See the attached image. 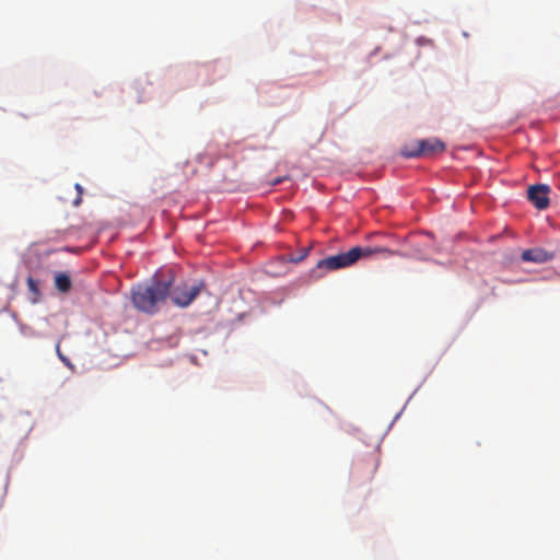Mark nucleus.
I'll list each match as a JSON object with an SVG mask.
<instances>
[{
    "label": "nucleus",
    "instance_id": "7",
    "mask_svg": "<svg viewBox=\"0 0 560 560\" xmlns=\"http://www.w3.org/2000/svg\"><path fill=\"white\" fill-rule=\"evenodd\" d=\"M55 285L58 289V291L67 293L71 289V279L67 273L59 272L55 277Z\"/></svg>",
    "mask_w": 560,
    "mask_h": 560
},
{
    "label": "nucleus",
    "instance_id": "8",
    "mask_svg": "<svg viewBox=\"0 0 560 560\" xmlns=\"http://www.w3.org/2000/svg\"><path fill=\"white\" fill-rule=\"evenodd\" d=\"M27 288L34 294L33 302H36L37 298L39 295L37 281L35 279H33L32 277H28L27 278Z\"/></svg>",
    "mask_w": 560,
    "mask_h": 560
},
{
    "label": "nucleus",
    "instance_id": "2",
    "mask_svg": "<svg viewBox=\"0 0 560 560\" xmlns=\"http://www.w3.org/2000/svg\"><path fill=\"white\" fill-rule=\"evenodd\" d=\"M376 253L392 254V250L383 247H361L354 246L346 253L326 257L316 265L317 269L338 270L355 264L362 257H369Z\"/></svg>",
    "mask_w": 560,
    "mask_h": 560
},
{
    "label": "nucleus",
    "instance_id": "3",
    "mask_svg": "<svg viewBox=\"0 0 560 560\" xmlns=\"http://www.w3.org/2000/svg\"><path fill=\"white\" fill-rule=\"evenodd\" d=\"M206 285L202 281L192 284L183 283L172 288L170 284V293L172 302L179 307H187L200 294Z\"/></svg>",
    "mask_w": 560,
    "mask_h": 560
},
{
    "label": "nucleus",
    "instance_id": "9",
    "mask_svg": "<svg viewBox=\"0 0 560 560\" xmlns=\"http://www.w3.org/2000/svg\"><path fill=\"white\" fill-rule=\"evenodd\" d=\"M75 189L78 190L79 195H78V197L74 199L73 205H74L75 207H78V206L81 203V201H82V197H81V196H82L83 189H82V187H81V185H80V184H75Z\"/></svg>",
    "mask_w": 560,
    "mask_h": 560
},
{
    "label": "nucleus",
    "instance_id": "6",
    "mask_svg": "<svg viewBox=\"0 0 560 560\" xmlns=\"http://www.w3.org/2000/svg\"><path fill=\"white\" fill-rule=\"evenodd\" d=\"M522 260L526 262L544 264L555 258L553 252H548L541 247L525 249L522 253Z\"/></svg>",
    "mask_w": 560,
    "mask_h": 560
},
{
    "label": "nucleus",
    "instance_id": "10",
    "mask_svg": "<svg viewBox=\"0 0 560 560\" xmlns=\"http://www.w3.org/2000/svg\"><path fill=\"white\" fill-rule=\"evenodd\" d=\"M307 254H308V248H304L301 252V255H299L298 257H292L291 260L294 262L302 261L307 256Z\"/></svg>",
    "mask_w": 560,
    "mask_h": 560
},
{
    "label": "nucleus",
    "instance_id": "4",
    "mask_svg": "<svg viewBox=\"0 0 560 560\" xmlns=\"http://www.w3.org/2000/svg\"><path fill=\"white\" fill-rule=\"evenodd\" d=\"M444 150L445 145L442 141L438 139H425L418 140L415 145L406 148L404 150V155L406 158L431 156L435 153L443 152Z\"/></svg>",
    "mask_w": 560,
    "mask_h": 560
},
{
    "label": "nucleus",
    "instance_id": "5",
    "mask_svg": "<svg viewBox=\"0 0 560 560\" xmlns=\"http://www.w3.org/2000/svg\"><path fill=\"white\" fill-rule=\"evenodd\" d=\"M550 188L545 184L533 185L527 190L528 200L539 210L549 206Z\"/></svg>",
    "mask_w": 560,
    "mask_h": 560
},
{
    "label": "nucleus",
    "instance_id": "1",
    "mask_svg": "<svg viewBox=\"0 0 560 560\" xmlns=\"http://www.w3.org/2000/svg\"><path fill=\"white\" fill-rule=\"evenodd\" d=\"M171 281H162L153 278L149 283H139L131 289L133 306L143 313L154 314L170 293Z\"/></svg>",
    "mask_w": 560,
    "mask_h": 560
},
{
    "label": "nucleus",
    "instance_id": "11",
    "mask_svg": "<svg viewBox=\"0 0 560 560\" xmlns=\"http://www.w3.org/2000/svg\"><path fill=\"white\" fill-rule=\"evenodd\" d=\"M281 182H282V179H281V178H277V179H275V180L272 182V185H278V184H280Z\"/></svg>",
    "mask_w": 560,
    "mask_h": 560
}]
</instances>
